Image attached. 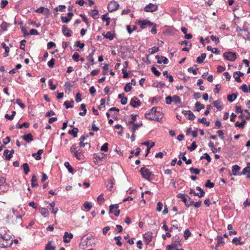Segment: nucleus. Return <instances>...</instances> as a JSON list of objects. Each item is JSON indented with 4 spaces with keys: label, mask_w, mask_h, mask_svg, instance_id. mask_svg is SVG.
<instances>
[{
    "label": "nucleus",
    "mask_w": 250,
    "mask_h": 250,
    "mask_svg": "<svg viewBox=\"0 0 250 250\" xmlns=\"http://www.w3.org/2000/svg\"><path fill=\"white\" fill-rule=\"evenodd\" d=\"M157 107H153L147 111L145 115V118L150 120L159 121L160 112L157 110Z\"/></svg>",
    "instance_id": "nucleus-1"
},
{
    "label": "nucleus",
    "mask_w": 250,
    "mask_h": 250,
    "mask_svg": "<svg viewBox=\"0 0 250 250\" xmlns=\"http://www.w3.org/2000/svg\"><path fill=\"white\" fill-rule=\"evenodd\" d=\"M70 151L73 156L76 157L77 160H81L83 159L82 150L77 146L76 144H73L72 146L70 147Z\"/></svg>",
    "instance_id": "nucleus-2"
},
{
    "label": "nucleus",
    "mask_w": 250,
    "mask_h": 250,
    "mask_svg": "<svg viewBox=\"0 0 250 250\" xmlns=\"http://www.w3.org/2000/svg\"><path fill=\"white\" fill-rule=\"evenodd\" d=\"M13 240H11L10 236L6 234L0 235V247L7 248L11 246Z\"/></svg>",
    "instance_id": "nucleus-3"
},
{
    "label": "nucleus",
    "mask_w": 250,
    "mask_h": 250,
    "mask_svg": "<svg viewBox=\"0 0 250 250\" xmlns=\"http://www.w3.org/2000/svg\"><path fill=\"white\" fill-rule=\"evenodd\" d=\"M176 196L177 198L182 199V201L184 202L187 207H189L194 203V202L191 200V198L185 194L179 193Z\"/></svg>",
    "instance_id": "nucleus-4"
},
{
    "label": "nucleus",
    "mask_w": 250,
    "mask_h": 250,
    "mask_svg": "<svg viewBox=\"0 0 250 250\" xmlns=\"http://www.w3.org/2000/svg\"><path fill=\"white\" fill-rule=\"evenodd\" d=\"M181 241V238L178 235L174 236L172 238V244L171 245H167V250L175 248L177 246L180 245V242Z\"/></svg>",
    "instance_id": "nucleus-5"
},
{
    "label": "nucleus",
    "mask_w": 250,
    "mask_h": 250,
    "mask_svg": "<svg viewBox=\"0 0 250 250\" xmlns=\"http://www.w3.org/2000/svg\"><path fill=\"white\" fill-rule=\"evenodd\" d=\"M142 177L145 179L150 181V177L153 175L152 172L146 167H142L140 170Z\"/></svg>",
    "instance_id": "nucleus-6"
},
{
    "label": "nucleus",
    "mask_w": 250,
    "mask_h": 250,
    "mask_svg": "<svg viewBox=\"0 0 250 250\" xmlns=\"http://www.w3.org/2000/svg\"><path fill=\"white\" fill-rule=\"evenodd\" d=\"M223 56L226 60L231 62L235 61L237 58L236 54L232 52H226L223 54Z\"/></svg>",
    "instance_id": "nucleus-7"
},
{
    "label": "nucleus",
    "mask_w": 250,
    "mask_h": 250,
    "mask_svg": "<svg viewBox=\"0 0 250 250\" xmlns=\"http://www.w3.org/2000/svg\"><path fill=\"white\" fill-rule=\"evenodd\" d=\"M119 7V4L116 1H110L107 6V9L109 12L116 11Z\"/></svg>",
    "instance_id": "nucleus-8"
},
{
    "label": "nucleus",
    "mask_w": 250,
    "mask_h": 250,
    "mask_svg": "<svg viewBox=\"0 0 250 250\" xmlns=\"http://www.w3.org/2000/svg\"><path fill=\"white\" fill-rule=\"evenodd\" d=\"M119 205L114 204L109 206V212L110 213H114L115 216H118L120 214V211L119 209Z\"/></svg>",
    "instance_id": "nucleus-9"
},
{
    "label": "nucleus",
    "mask_w": 250,
    "mask_h": 250,
    "mask_svg": "<svg viewBox=\"0 0 250 250\" xmlns=\"http://www.w3.org/2000/svg\"><path fill=\"white\" fill-rule=\"evenodd\" d=\"M137 23L140 25L142 29L145 28L146 26L150 27L153 25V23L148 20H140L138 21Z\"/></svg>",
    "instance_id": "nucleus-10"
},
{
    "label": "nucleus",
    "mask_w": 250,
    "mask_h": 250,
    "mask_svg": "<svg viewBox=\"0 0 250 250\" xmlns=\"http://www.w3.org/2000/svg\"><path fill=\"white\" fill-rule=\"evenodd\" d=\"M158 9V6L153 3H149L145 7V11L147 12H153Z\"/></svg>",
    "instance_id": "nucleus-11"
},
{
    "label": "nucleus",
    "mask_w": 250,
    "mask_h": 250,
    "mask_svg": "<svg viewBox=\"0 0 250 250\" xmlns=\"http://www.w3.org/2000/svg\"><path fill=\"white\" fill-rule=\"evenodd\" d=\"M62 32L63 34L67 37H70L72 36V31L66 25L62 26Z\"/></svg>",
    "instance_id": "nucleus-12"
},
{
    "label": "nucleus",
    "mask_w": 250,
    "mask_h": 250,
    "mask_svg": "<svg viewBox=\"0 0 250 250\" xmlns=\"http://www.w3.org/2000/svg\"><path fill=\"white\" fill-rule=\"evenodd\" d=\"M73 237V235L72 233L65 231L63 236V241L65 243H68L70 242Z\"/></svg>",
    "instance_id": "nucleus-13"
},
{
    "label": "nucleus",
    "mask_w": 250,
    "mask_h": 250,
    "mask_svg": "<svg viewBox=\"0 0 250 250\" xmlns=\"http://www.w3.org/2000/svg\"><path fill=\"white\" fill-rule=\"evenodd\" d=\"M182 112L188 120H193L195 119V116L190 110H184Z\"/></svg>",
    "instance_id": "nucleus-14"
},
{
    "label": "nucleus",
    "mask_w": 250,
    "mask_h": 250,
    "mask_svg": "<svg viewBox=\"0 0 250 250\" xmlns=\"http://www.w3.org/2000/svg\"><path fill=\"white\" fill-rule=\"evenodd\" d=\"M130 104L134 107L140 106L141 104V101L136 97H133L130 101Z\"/></svg>",
    "instance_id": "nucleus-15"
},
{
    "label": "nucleus",
    "mask_w": 250,
    "mask_h": 250,
    "mask_svg": "<svg viewBox=\"0 0 250 250\" xmlns=\"http://www.w3.org/2000/svg\"><path fill=\"white\" fill-rule=\"evenodd\" d=\"M155 58L158 60L157 62L159 64L163 62L164 64H167L168 63V60L167 58L163 56H159V55H156L155 56Z\"/></svg>",
    "instance_id": "nucleus-16"
},
{
    "label": "nucleus",
    "mask_w": 250,
    "mask_h": 250,
    "mask_svg": "<svg viewBox=\"0 0 250 250\" xmlns=\"http://www.w3.org/2000/svg\"><path fill=\"white\" fill-rule=\"evenodd\" d=\"M73 15L74 14L73 13L69 12L67 13V17H61V20L62 22L63 23H67L71 20V18L73 17Z\"/></svg>",
    "instance_id": "nucleus-17"
},
{
    "label": "nucleus",
    "mask_w": 250,
    "mask_h": 250,
    "mask_svg": "<svg viewBox=\"0 0 250 250\" xmlns=\"http://www.w3.org/2000/svg\"><path fill=\"white\" fill-rule=\"evenodd\" d=\"M6 186L5 179L2 177H0V193L3 192Z\"/></svg>",
    "instance_id": "nucleus-18"
},
{
    "label": "nucleus",
    "mask_w": 250,
    "mask_h": 250,
    "mask_svg": "<svg viewBox=\"0 0 250 250\" xmlns=\"http://www.w3.org/2000/svg\"><path fill=\"white\" fill-rule=\"evenodd\" d=\"M152 237V235L148 233H146L143 235V238L146 244H149L151 241Z\"/></svg>",
    "instance_id": "nucleus-19"
},
{
    "label": "nucleus",
    "mask_w": 250,
    "mask_h": 250,
    "mask_svg": "<svg viewBox=\"0 0 250 250\" xmlns=\"http://www.w3.org/2000/svg\"><path fill=\"white\" fill-rule=\"evenodd\" d=\"M240 37H242L245 40L250 41V33L247 30H244L243 33L240 35Z\"/></svg>",
    "instance_id": "nucleus-20"
},
{
    "label": "nucleus",
    "mask_w": 250,
    "mask_h": 250,
    "mask_svg": "<svg viewBox=\"0 0 250 250\" xmlns=\"http://www.w3.org/2000/svg\"><path fill=\"white\" fill-rule=\"evenodd\" d=\"M142 125V124H133L132 126H130L129 129L132 133H135V131Z\"/></svg>",
    "instance_id": "nucleus-21"
},
{
    "label": "nucleus",
    "mask_w": 250,
    "mask_h": 250,
    "mask_svg": "<svg viewBox=\"0 0 250 250\" xmlns=\"http://www.w3.org/2000/svg\"><path fill=\"white\" fill-rule=\"evenodd\" d=\"M89 14L94 19H97L99 17V12L97 10H91Z\"/></svg>",
    "instance_id": "nucleus-22"
},
{
    "label": "nucleus",
    "mask_w": 250,
    "mask_h": 250,
    "mask_svg": "<svg viewBox=\"0 0 250 250\" xmlns=\"http://www.w3.org/2000/svg\"><path fill=\"white\" fill-rule=\"evenodd\" d=\"M46 203L47 204H49V206H50V207L51 208V213H53L54 214H56L58 211V208H55V202H53L51 203H49L48 202H46Z\"/></svg>",
    "instance_id": "nucleus-23"
},
{
    "label": "nucleus",
    "mask_w": 250,
    "mask_h": 250,
    "mask_svg": "<svg viewBox=\"0 0 250 250\" xmlns=\"http://www.w3.org/2000/svg\"><path fill=\"white\" fill-rule=\"evenodd\" d=\"M124 93L120 94L118 95V98L121 99V103L122 104H125L127 103V98L124 97Z\"/></svg>",
    "instance_id": "nucleus-24"
},
{
    "label": "nucleus",
    "mask_w": 250,
    "mask_h": 250,
    "mask_svg": "<svg viewBox=\"0 0 250 250\" xmlns=\"http://www.w3.org/2000/svg\"><path fill=\"white\" fill-rule=\"evenodd\" d=\"M55 246L53 245L52 241H49L45 247L44 250H55Z\"/></svg>",
    "instance_id": "nucleus-25"
},
{
    "label": "nucleus",
    "mask_w": 250,
    "mask_h": 250,
    "mask_svg": "<svg viewBox=\"0 0 250 250\" xmlns=\"http://www.w3.org/2000/svg\"><path fill=\"white\" fill-rule=\"evenodd\" d=\"M79 132V129L77 127H73L72 130H69L68 132V134L72 135L74 138L77 137V134Z\"/></svg>",
    "instance_id": "nucleus-26"
},
{
    "label": "nucleus",
    "mask_w": 250,
    "mask_h": 250,
    "mask_svg": "<svg viewBox=\"0 0 250 250\" xmlns=\"http://www.w3.org/2000/svg\"><path fill=\"white\" fill-rule=\"evenodd\" d=\"M22 137L24 140L27 142H29L33 140V136L31 133L24 135Z\"/></svg>",
    "instance_id": "nucleus-27"
},
{
    "label": "nucleus",
    "mask_w": 250,
    "mask_h": 250,
    "mask_svg": "<svg viewBox=\"0 0 250 250\" xmlns=\"http://www.w3.org/2000/svg\"><path fill=\"white\" fill-rule=\"evenodd\" d=\"M46 11L45 14H47L49 13V10L48 8H45L44 7H41L35 10L36 13H43L44 11Z\"/></svg>",
    "instance_id": "nucleus-28"
},
{
    "label": "nucleus",
    "mask_w": 250,
    "mask_h": 250,
    "mask_svg": "<svg viewBox=\"0 0 250 250\" xmlns=\"http://www.w3.org/2000/svg\"><path fill=\"white\" fill-rule=\"evenodd\" d=\"M1 46L2 48L4 49L5 52L4 53V56L7 57L8 55V53L9 52L10 49L6 45V43L5 42H2L1 43Z\"/></svg>",
    "instance_id": "nucleus-29"
},
{
    "label": "nucleus",
    "mask_w": 250,
    "mask_h": 250,
    "mask_svg": "<svg viewBox=\"0 0 250 250\" xmlns=\"http://www.w3.org/2000/svg\"><path fill=\"white\" fill-rule=\"evenodd\" d=\"M195 107L196 108V111H199L201 109H204L205 108L204 105L200 103L199 102H197L195 103Z\"/></svg>",
    "instance_id": "nucleus-30"
},
{
    "label": "nucleus",
    "mask_w": 250,
    "mask_h": 250,
    "mask_svg": "<svg viewBox=\"0 0 250 250\" xmlns=\"http://www.w3.org/2000/svg\"><path fill=\"white\" fill-rule=\"evenodd\" d=\"M240 169V167H239L238 165H234L232 167V172L233 175H239L238 174V171H239Z\"/></svg>",
    "instance_id": "nucleus-31"
},
{
    "label": "nucleus",
    "mask_w": 250,
    "mask_h": 250,
    "mask_svg": "<svg viewBox=\"0 0 250 250\" xmlns=\"http://www.w3.org/2000/svg\"><path fill=\"white\" fill-rule=\"evenodd\" d=\"M213 104L214 106L219 111H221L223 108V107L221 105H220V102L219 101H213Z\"/></svg>",
    "instance_id": "nucleus-32"
},
{
    "label": "nucleus",
    "mask_w": 250,
    "mask_h": 250,
    "mask_svg": "<svg viewBox=\"0 0 250 250\" xmlns=\"http://www.w3.org/2000/svg\"><path fill=\"white\" fill-rule=\"evenodd\" d=\"M248 173H250V163H247V166L243 169L242 174L246 175Z\"/></svg>",
    "instance_id": "nucleus-33"
},
{
    "label": "nucleus",
    "mask_w": 250,
    "mask_h": 250,
    "mask_svg": "<svg viewBox=\"0 0 250 250\" xmlns=\"http://www.w3.org/2000/svg\"><path fill=\"white\" fill-rule=\"evenodd\" d=\"M25 175H27L30 171L29 167L27 163H24L21 166Z\"/></svg>",
    "instance_id": "nucleus-34"
},
{
    "label": "nucleus",
    "mask_w": 250,
    "mask_h": 250,
    "mask_svg": "<svg viewBox=\"0 0 250 250\" xmlns=\"http://www.w3.org/2000/svg\"><path fill=\"white\" fill-rule=\"evenodd\" d=\"M206 57V53H202L201 54V56H199L197 57V62L199 63H201L203 62L204 60Z\"/></svg>",
    "instance_id": "nucleus-35"
},
{
    "label": "nucleus",
    "mask_w": 250,
    "mask_h": 250,
    "mask_svg": "<svg viewBox=\"0 0 250 250\" xmlns=\"http://www.w3.org/2000/svg\"><path fill=\"white\" fill-rule=\"evenodd\" d=\"M30 124L28 122H24L22 124H17L16 125V128H21L23 127H25V128H28L29 127Z\"/></svg>",
    "instance_id": "nucleus-36"
},
{
    "label": "nucleus",
    "mask_w": 250,
    "mask_h": 250,
    "mask_svg": "<svg viewBox=\"0 0 250 250\" xmlns=\"http://www.w3.org/2000/svg\"><path fill=\"white\" fill-rule=\"evenodd\" d=\"M217 243L216 244V247H219L221 245H223L224 244V242L223 241V237L222 236H218L217 237Z\"/></svg>",
    "instance_id": "nucleus-37"
},
{
    "label": "nucleus",
    "mask_w": 250,
    "mask_h": 250,
    "mask_svg": "<svg viewBox=\"0 0 250 250\" xmlns=\"http://www.w3.org/2000/svg\"><path fill=\"white\" fill-rule=\"evenodd\" d=\"M41 213L44 217H47L49 216L48 209L44 208H41Z\"/></svg>",
    "instance_id": "nucleus-38"
},
{
    "label": "nucleus",
    "mask_w": 250,
    "mask_h": 250,
    "mask_svg": "<svg viewBox=\"0 0 250 250\" xmlns=\"http://www.w3.org/2000/svg\"><path fill=\"white\" fill-rule=\"evenodd\" d=\"M31 186L32 187H37L38 186L37 179L35 175H33L32 177Z\"/></svg>",
    "instance_id": "nucleus-39"
},
{
    "label": "nucleus",
    "mask_w": 250,
    "mask_h": 250,
    "mask_svg": "<svg viewBox=\"0 0 250 250\" xmlns=\"http://www.w3.org/2000/svg\"><path fill=\"white\" fill-rule=\"evenodd\" d=\"M207 49L208 51H211L213 53L220 54V50L217 48H212L210 46H208Z\"/></svg>",
    "instance_id": "nucleus-40"
},
{
    "label": "nucleus",
    "mask_w": 250,
    "mask_h": 250,
    "mask_svg": "<svg viewBox=\"0 0 250 250\" xmlns=\"http://www.w3.org/2000/svg\"><path fill=\"white\" fill-rule=\"evenodd\" d=\"M172 102L174 103L175 104H178L181 103V100L180 97L177 95H174L172 97Z\"/></svg>",
    "instance_id": "nucleus-41"
},
{
    "label": "nucleus",
    "mask_w": 250,
    "mask_h": 250,
    "mask_svg": "<svg viewBox=\"0 0 250 250\" xmlns=\"http://www.w3.org/2000/svg\"><path fill=\"white\" fill-rule=\"evenodd\" d=\"M97 201L99 205H102L104 202V194L102 193L100 196L97 197Z\"/></svg>",
    "instance_id": "nucleus-42"
},
{
    "label": "nucleus",
    "mask_w": 250,
    "mask_h": 250,
    "mask_svg": "<svg viewBox=\"0 0 250 250\" xmlns=\"http://www.w3.org/2000/svg\"><path fill=\"white\" fill-rule=\"evenodd\" d=\"M241 237H234L232 241V242L235 244L236 245H242L243 244V242H241Z\"/></svg>",
    "instance_id": "nucleus-43"
},
{
    "label": "nucleus",
    "mask_w": 250,
    "mask_h": 250,
    "mask_svg": "<svg viewBox=\"0 0 250 250\" xmlns=\"http://www.w3.org/2000/svg\"><path fill=\"white\" fill-rule=\"evenodd\" d=\"M81 108H82L83 112H80L79 115L81 116H84L86 113V105L84 104H82L81 105Z\"/></svg>",
    "instance_id": "nucleus-44"
},
{
    "label": "nucleus",
    "mask_w": 250,
    "mask_h": 250,
    "mask_svg": "<svg viewBox=\"0 0 250 250\" xmlns=\"http://www.w3.org/2000/svg\"><path fill=\"white\" fill-rule=\"evenodd\" d=\"M64 166L66 167V168H67L68 171L71 173H73L74 172V169L70 165V164L68 162H66L64 163Z\"/></svg>",
    "instance_id": "nucleus-45"
},
{
    "label": "nucleus",
    "mask_w": 250,
    "mask_h": 250,
    "mask_svg": "<svg viewBox=\"0 0 250 250\" xmlns=\"http://www.w3.org/2000/svg\"><path fill=\"white\" fill-rule=\"evenodd\" d=\"M103 36L106 39H108L110 40H112L114 38V35L110 31L106 32V33L105 35H103Z\"/></svg>",
    "instance_id": "nucleus-46"
},
{
    "label": "nucleus",
    "mask_w": 250,
    "mask_h": 250,
    "mask_svg": "<svg viewBox=\"0 0 250 250\" xmlns=\"http://www.w3.org/2000/svg\"><path fill=\"white\" fill-rule=\"evenodd\" d=\"M198 121L199 122L206 125L207 126H208L210 125V123L207 121L205 117H203L202 119H199Z\"/></svg>",
    "instance_id": "nucleus-47"
},
{
    "label": "nucleus",
    "mask_w": 250,
    "mask_h": 250,
    "mask_svg": "<svg viewBox=\"0 0 250 250\" xmlns=\"http://www.w3.org/2000/svg\"><path fill=\"white\" fill-rule=\"evenodd\" d=\"M246 123L247 122H246V121L243 120L241 123L237 122L235 124V126L240 128H243L244 126V125L246 124Z\"/></svg>",
    "instance_id": "nucleus-48"
},
{
    "label": "nucleus",
    "mask_w": 250,
    "mask_h": 250,
    "mask_svg": "<svg viewBox=\"0 0 250 250\" xmlns=\"http://www.w3.org/2000/svg\"><path fill=\"white\" fill-rule=\"evenodd\" d=\"M106 15H104L102 17V19L104 21H106V26H108L110 22V19L109 17H106Z\"/></svg>",
    "instance_id": "nucleus-49"
},
{
    "label": "nucleus",
    "mask_w": 250,
    "mask_h": 250,
    "mask_svg": "<svg viewBox=\"0 0 250 250\" xmlns=\"http://www.w3.org/2000/svg\"><path fill=\"white\" fill-rule=\"evenodd\" d=\"M179 158L180 159H182L185 162L186 164L187 165H188V164H190L191 163L192 161L191 159L187 160L186 156H185L184 155H183V156L181 157V153L179 156Z\"/></svg>",
    "instance_id": "nucleus-50"
},
{
    "label": "nucleus",
    "mask_w": 250,
    "mask_h": 250,
    "mask_svg": "<svg viewBox=\"0 0 250 250\" xmlns=\"http://www.w3.org/2000/svg\"><path fill=\"white\" fill-rule=\"evenodd\" d=\"M236 98V95L234 94H229L227 96V99L230 102H232L233 101H234Z\"/></svg>",
    "instance_id": "nucleus-51"
},
{
    "label": "nucleus",
    "mask_w": 250,
    "mask_h": 250,
    "mask_svg": "<svg viewBox=\"0 0 250 250\" xmlns=\"http://www.w3.org/2000/svg\"><path fill=\"white\" fill-rule=\"evenodd\" d=\"M9 153V150L8 149H6L4 151L3 155L7 160H9L11 158V156L10 155Z\"/></svg>",
    "instance_id": "nucleus-52"
},
{
    "label": "nucleus",
    "mask_w": 250,
    "mask_h": 250,
    "mask_svg": "<svg viewBox=\"0 0 250 250\" xmlns=\"http://www.w3.org/2000/svg\"><path fill=\"white\" fill-rule=\"evenodd\" d=\"M137 28L136 25H133L132 28H131V26L130 25H127L126 26L127 31L129 34L131 33L132 31H135Z\"/></svg>",
    "instance_id": "nucleus-53"
},
{
    "label": "nucleus",
    "mask_w": 250,
    "mask_h": 250,
    "mask_svg": "<svg viewBox=\"0 0 250 250\" xmlns=\"http://www.w3.org/2000/svg\"><path fill=\"white\" fill-rule=\"evenodd\" d=\"M171 224L173 228L176 229H178L179 231H180L181 230V229L179 228L178 223L176 220H172L171 221Z\"/></svg>",
    "instance_id": "nucleus-54"
},
{
    "label": "nucleus",
    "mask_w": 250,
    "mask_h": 250,
    "mask_svg": "<svg viewBox=\"0 0 250 250\" xmlns=\"http://www.w3.org/2000/svg\"><path fill=\"white\" fill-rule=\"evenodd\" d=\"M191 232L189 230L187 229L184 231V237L185 239H188L191 236Z\"/></svg>",
    "instance_id": "nucleus-55"
},
{
    "label": "nucleus",
    "mask_w": 250,
    "mask_h": 250,
    "mask_svg": "<svg viewBox=\"0 0 250 250\" xmlns=\"http://www.w3.org/2000/svg\"><path fill=\"white\" fill-rule=\"evenodd\" d=\"M151 70L156 76H159L161 75V73L154 66L151 67Z\"/></svg>",
    "instance_id": "nucleus-56"
},
{
    "label": "nucleus",
    "mask_w": 250,
    "mask_h": 250,
    "mask_svg": "<svg viewBox=\"0 0 250 250\" xmlns=\"http://www.w3.org/2000/svg\"><path fill=\"white\" fill-rule=\"evenodd\" d=\"M214 186V184L210 182V180H208L205 184V187L209 188H212Z\"/></svg>",
    "instance_id": "nucleus-57"
},
{
    "label": "nucleus",
    "mask_w": 250,
    "mask_h": 250,
    "mask_svg": "<svg viewBox=\"0 0 250 250\" xmlns=\"http://www.w3.org/2000/svg\"><path fill=\"white\" fill-rule=\"evenodd\" d=\"M189 170L191 173L195 174H199L200 172V170L199 169L194 167H190Z\"/></svg>",
    "instance_id": "nucleus-58"
},
{
    "label": "nucleus",
    "mask_w": 250,
    "mask_h": 250,
    "mask_svg": "<svg viewBox=\"0 0 250 250\" xmlns=\"http://www.w3.org/2000/svg\"><path fill=\"white\" fill-rule=\"evenodd\" d=\"M132 85L130 83H127L124 87V90L126 92L130 91L132 89Z\"/></svg>",
    "instance_id": "nucleus-59"
},
{
    "label": "nucleus",
    "mask_w": 250,
    "mask_h": 250,
    "mask_svg": "<svg viewBox=\"0 0 250 250\" xmlns=\"http://www.w3.org/2000/svg\"><path fill=\"white\" fill-rule=\"evenodd\" d=\"M108 144L107 143H104L101 147V150L107 152L108 150Z\"/></svg>",
    "instance_id": "nucleus-60"
},
{
    "label": "nucleus",
    "mask_w": 250,
    "mask_h": 250,
    "mask_svg": "<svg viewBox=\"0 0 250 250\" xmlns=\"http://www.w3.org/2000/svg\"><path fill=\"white\" fill-rule=\"evenodd\" d=\"M75 47H79L80 48H83L84 46V43L81 42L80 41H77L74 44Z\"/></svg>",
    "instance_id": "nucleus-61"
},
{
    "label": "nucleus",
    "mask_w": 250,
    "mask_h": 250,
    "mask_svg": "<svg viewBox=\"0 0 250 250\" xmlns=\"http://www.w3.org/2000/svg\"><path fill=\"white\" fill-rule=\"evenodd\" d=\"M197 147V145L195 142H192L191 145L190 146H188V148L190 151L194 150Z\"/></svg>",
    "instance_id": "nucleus-62"
},
{
    "label": "nucleus",
    "mask_w": 250,
    "mask_h": 250,
    "mask_svg": "<svg viewBox=\"0 0 250 250\" xmlns=\"http://www.w3.org/2000/svg\"><path fill=\"white\" fill-rule=\"evenodd\" d=\"M80 55L78 53L75 52L72 55V59L75 62H78L79 60Z\"/></svg>",
    "instance_id": "nucleus-63"
},
{
    "label": "nucleus",
    "mask_w": 250,
    "mask_h": 250,
    "mask_svg": "<svg viewBox=\"0 0 250 250\" xmlns=\"http://www.w3.org/2000/svg\"><path fill=\"white\" fill-rule=\"evenodd\" d=\"M210 39L213 42H215L216 44H218L219 42V39L218 37H216L214 35H211L210 36Z\"/></svg>",
    "instance_id": "nucleus-64"
}]
</instances>
